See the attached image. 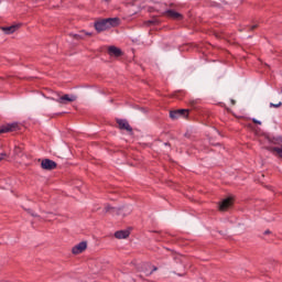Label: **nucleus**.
Masks as SVG:
<instances>
[{"mask_svg": "<svg viewBox=\"0 0 282 282\" xmlns=\"http://www.w3.org/2000/svg\"><path fill=\"white\" fill-rule=\"evenodd\" d=\"M120 19L118 18H106L95 22V30L100 34V32H106V30H111V28H117L119 25Z\"/></svg>", "mask_w": 282, "mask_h": 282, "instance_id": "1", "label": "nucleus"}, {"mask_svg": "<svg viewBox=\"0 0 282 282\" xmlns=\"http://www.w3.org/2000/svg\"><path fill=\"white\" fill-rule=\"evenodd\" d=\"M19 129H21L19 122L4 123L0 126V135H2V133H12L14 131H19Z\"/></svg>", "mask_w": 282, "mask_h": 282, "instance_id": "2", "label": "nucleus"}, {"mask_svg": "<svg viewBox=\"0 0 282 282\" xmlns=\"http://www.w3.org/2000/svg\"><path fill=\"white\" fill-rule=\"evenodd\" d=\"M191 110L188 109H177L170 111V118L172 120H177V118H188V113Z\"/></svg>", "mask_w": 282, "mask_h": 282, "instance_id": "3", "label": "nucleus"}, {"mask_svg": "<svg viewBox=\"0 0 282 282\" xmlns=\"http://www.w3.org/2000/svg\"><path fill=\"white\" fill-rule=\"evenodd\" d=\"M116 122L121 131H128L130 135L133 134V128H131L127 119H116Z\"/></svg>", "mask_w": 282, "mask_h": 282, "instance_id": "4", "label": "nucleus"}, {"mask_svg": "<svg viewBox=\"0 0 282 282\" xmlns=\"http://www.w3.org/2000/svg\"><path fill=\"white\" fill-rule=\"evenodd\" d=\"M77 97L75 95H63L59 98L55 99L59 105H69V102H76Z\"/></svg>", "mask_w": 282, "mask_h": 282, "instance_id": "5", "label": "nucleus"}, {"mask_svg": "<svg viewBox=\"0 0 282 282\" xmlns=\"http://www.w3.org/2000/svg\"><path fill=\"white\" fill-rule=\"evenodd\" d=\"M56 166H58V163H56L55 161H52L50 159H44L41 162V167L44 171H54V169H56Z\"/></svg>", "mask_w": 282, "mask_h": 282, "instance_id": "6", "label": "nucleus"}, {"mask_svg": "<svg viewBox=\"0 0 282 282\" xmlns=\"http://www.w3.org/2000/svg\"><path fill=\"white\" fill-rule=\"evenodd\" d=\"M165 17H169V19H173L174 21H182L184 19V15H182V13H180L173 9L166 10Z\"/></svg>", "mask_w": 282, "mask_h": 282, "instance_id": "7", "label": "nucleus"}, {"mask_svg": "<svg viewBox=\"0 0 282 282\" xmlns=\"http://www.w3.org/2000/svg\"><path fill=\"white\" fill-rule=\"evenodd\" d=\"M230 207H232V198L230 197L223 199L218 205L221 213H226V210H228Z\"/></svg>", "mask_w": 282, "mask_h": 282, "instance_id": "8", "label": "nucleus"}, {"mask_svg": "<svg viewBox=\"0 0 282 282\" xmlns=\"http://www.w3.org/2000/svg\"><path fill=\"white\" fill-rule=\"evenodd\" d=\"M86 250H87V241H82L75 247H73L72 252L73 254H83V252Z\"/></svg>", "mask_w": 282, "mask_h": 282, "instance_id": "9", "label": "nucleus"}, {"mask_svg": "<svg viewBox=\"0 0 282 282\" xmlns=\"http://www.w3.org/2000/svg\"><path fill=\"white\" fill-rule=\"evenodd\" d=\"M108 54L109 56H116V58H120V56H122V50L116 46H109Z\"/></svg>", "mask_w": 282, "mask_h": 282, "instance_id": "10", "label": "nucleus"}, {"mask_svg": "<svg viewBox=\"0 0 282 282\" xmlns=\"http://www.w3.org/2000/svg\"><path fill=\"white\" fill-rule=\"evenodd\" d=\"M19 24H13L11 26H2L4 34H14L19 30Z\"/></svg>", "mask_w": 282, "mask_h": 282, "instance_id": "11", "label": "nucleus"}, {"mask_svg": "<svg viewBox=\"0 0 282 282\" xmlns=\"http://www.w3.org/2000/svg\"><path fill=\"white\" fill-rule=\"evenodd\" d=\"M131 235L129 230H119L115 232L116 239H127Z\"/></svg>", "mask_w": 282, "mask_h": 282, "instance_id": "12", "label": "nucleus"}, {"mask_svg": "<svg viewBox=\"0 0 282 282\" xmlns=\"http://www.w3.org/2000/svg\"><path fill=\"white\" fill-rule=\"evenodd\" d=\"M265 150L270 151V153H275V155H278V158L282 159V148L267 147Z\"/></svg>", "mask_w": 282, "mask_h": 282, "instance_id": "13", "label": "nucleus"}, {"mask_svg": "<svg viewBox=\"0 0 282 282\" xmlns=\"http://www.w3.org/2000/svg\"><path fill=\"white\" fill-rule=\"evenodd\" d=\"M122 210H124V207H113V209L110 212V215H122Z\"/></svg>", "mask_w": 282, "mask_h": 282, "instance_id": "14", "label": "nucleus"}, {"mask_svg": "<svg viewBox=\"0 0 282 282\" xmlns=\"http://www.w3.org/2000/svg\"><path fill=\"white\" fill-rule=\"evenodd\" d=\"M189 105H191L192 109H197V105H199V99L189 100Z\"/></svg>", "mask_w": 282, "mask_h": 282, "instance_id": "15", "label": "nucleus"}, {"mask_svg": "<svg viewBox=\"0 0 282 282\" xmlns=\"http://www.w3.org/2000/svg\"><path fill=\"white\" fill-rule=\"evenodd\" d=\"M271 142H272V144H282V138L281 137L273 138Z\"/></svg>", "mask_w": 282, "mask_h": 282, "instance_id": "16", "label": "nucleus"}, {"mask_svg": "<svg viewBox=\"0 0 282 282\" xmlns=\"http://www.w3.org/2000/svg\"><path fill=\"white\" fill-rule=\"evenodd\" d=\"M111 210H115L113 206H111V205H106L105 206V213H111Z\"/></svg>", "mask_w": 282, "mask_h": 282, "instance_id": "17", "label": "nucleus"}, {"mask_svg": "<svg viewBox=\"0 0 282 282\" xmlns=\"http://www.w3.org/2000/svg\"><path fill=\"white\" fill-rule=\"evenodd\" d=\"M175 98H178V100H182V97L181 96H184V91H178V93H175Z\"/></svg>", "mask_w": 282, "mask_h": 282, "instance_id": "18", "label": "nucleus"}, {"mask_svg": "<svg viewBox=\"0 0 282 282\" xmlns=\"http://www.w3.org/2000/svg\"><path fill=\"white\" fill-rule=\"evenodd\" d=\"M26 212L29 213V215H30L31 217H39V215L35 214L34 210H32V209H26Z\"/></svg>", "mask_w": 282, "mask_h": 282, "instance_id": "19", "label": "nucleus"}, {"mask_svg": "<svg viewBox=\"0 0 282 282\" xmlns=\"http://www.w3.org/2000/svg\"><path fill=\"white\" fill-rule=\"evenodd\" d=\"M154 272H158V267H153V269L151 270V272L145 273V276H151V274H153Z\"/></svg>", "mask_w": 282, "mask_h": 282, "instance_id": "20", "label": "nucleus"}, {"mask_svg": "<svg viewBox=\"0 0 282 282\" xmlns=\"http://www.w3.org/2000/svg\"><path fill=\"white\" fill-rule=\"evenodd\" d=\"M270 107H274L275 109H279V107H282V102L280 101L279 104H270Z\"/></svg>", "mask_w": 282, "mask_h": 282, "instance_id": "21", "label": "nucleus"}, {"mask_svg": "<svg viewBox=\"0 0 282 282\" xmlns=\"http://www.w3.org/2000/svg\"><path fill=\"white\" fill-rule=\"evenodd\" d=\"M149 25H158V20H150L148 21Z\"/></svg>", "mask_w": 282, "mask_h": 282, "instance_id": "22", "label": "nucleus"}, {"mask_svg": "<svg viewBox=\"0 0 282 282\" xmlns=\"http://www.w3.org/2000/svg\"><path fill=\"white\" fill-rule=\"evenodd\" d=\"M73 37L76 40V41H80V39H83V36L80 34H74Z\"/></svg>", "mask_w": 282, "mask_h": 282, "instance_id": "23", "label": "nucleus"}, {"mask_svg": "<svg viewBox=\"0 0 282 282\" xmlns=\"http://www.w3.org/2000/svg\"><path fill=\"white\" fill-rule=\"evenodd\" d=\"M257 28H259L258 24H253L249 28L250 32H253V30H257Z\"/></svg>", "mask_w": 282, "mask_h": 282, "instance_id": "24", "label": "nucleus"}, {"mask_svg": "<svg viewBox=\"0 0 282 282\" xmlns=\"http://www.w3.org/2000/svg\"><path fill=\"white\" fill-rule=\"evenodd\" d=\"M252 123H253V124H261V121L253 118V119H252Z\"/></svg>", "mask_w": 282, "mask_h": 282, "instance_id": "25", "label": "nucleus"}, {"mask_svg": "<svg viewBox=\"0 0 282 282\" xmlns=\"http://www.w3.org/2000/svg\"><path fill=\"white\" fill-rule=\"evenodd\" d=\"M8 156V154H6V153H0V162H1V160H3V158H7Z\"/></svg>", "mask_w": 282, "mask_h": 282, "instance_id": "26", "label": "nucleus"}, {"mask_svg": "<svg viewBox=\"0 0 282 282\" xmlns=\"http://www.w3.org/2000/svg\"><path fill=\"white\" fill-rule=\"evenodd\" d=\"M138 279H144L142 275H137L135 281H138Z\"/></svg>", "mask_w": 282, "mask_h": 282, "instance_id": "27", "label": "nucleus"}, {"mask_svg": "<svg viewBox=\"0 0 282 282\" xmlns=\"http://www.w3.org/2000/svg\"><path fill=\"white\" fill-rule=\"evenodd\" d=\"M270 232L271 231L268 229V230L264 231V235H270Z\"/></svg>", "mask_w": 282, "mask_h": 282, "instance_id": "28", "label": "nucleus"}, {"mask_svg": "<svg viewBox=\"0 0 282 282\" xmlns=\"http://www.w3.org/2000/svg\"><path fill=\"white\" fill-rule=\"evenodd\" d=\"M231 104L237 105V101H235V99H231Z\"/></svg>", "mask_w": 282, "mask_h": 282, "instance_id": "29", "label": "nucleus"}, {"mask_svg": "<svg viewBox=\"0 0 282 282\" xmlns=\"http://www.w3.org/2000/svg\"><path fill=\"white\" fill-rule=\"evenodd\" d=\"M248 128H249V129H252V124H251V123H249V124H248Z\"/></svg>", "mask_w": 282, "mask_h": 282, "instance_id": "30", "label": "nucleus"}, {"mask_svg": "<svg viewBox=\"0 0 282 282\" xmlns=\"http://www.w3.org/2000/svg\"><path fill=\"white\" fill-rule=\"evenodd\" d=\"M165 147H171V143L166 142V143H165Z\"/></svg>", "mask_w": 282, "mask_h": 282, "instance_id": "31", "label": "nucleus"}, {"mask_svg": "<svg viewBox=\"0 0 282 282\" xmlns=\"http://www.w3.org/2000/svg\"><path fill=\"white\" fill-rule=\"evenodd\" d=\"M88 36H91V33H87Z\"/></svg>", "mask_w": 282, "mask_h": 282, "instance_id": "32", "label": "nucleus"}]
</instances>
